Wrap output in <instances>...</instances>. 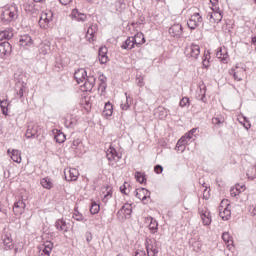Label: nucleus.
<instances>
[{"label":"nucleus","mask_w":256,"mask_h":256,"mask_svg":"<svg viewBox=\"0 0 256 256\" xmlns=\"http://www.w3.org/2000/svg\"><path fill=\"white\" fill-rule=\"evenodd\" d=\"M99 211H101V206H99V204H97V202H92L91 207H90L91 215H97V213H99Z\"/></svg>","instance_id":"39"},{"label":"nucleus","mask_w":256,"mask_h":256,"mask_svg":"<svg viewBox=\"0 0 256 256\" xmlns=\"http://www.w3.org/2000/svg\"><path fill=\"white\" fill-rule=\"evenodd\" d=\"M49 51H51V45H49V43H42L40 45L41 55H47V53H49Z\"/></svg>","instance_id":"37"},{"label":"nucleus","mask_w":256,"mask_h":256,"mask_svg":"<svg viewBox=\"0 0 256 256\" xmlns=\"http://www.w3.org/2000/svg\"><path fill=\"white\" fill-rule=\"evenodd\" d=\"M39 125L30 123L27 126L25 137L26 139H39Z\"/></svg>","instance_id":"2"},{"label":"nucleus","mask_w":256,"mask_h":256,"mask_svg":"<svg viewBox=\"0 0 256 256\" xmlns=\"http://www.w3.org/2000/svg\"><path fill=\"white\" fill-rule=\"evenodd\" d=\"M186 57H192V59H197L201 55V48L197 44H192L185 49Z\"/></svg>","instance_id":"4"},{"label":"nucleus","mask_w":256,"mask_h":256,"mask_svg":"<svg viewBox=\"0 0 256 256\" xmlns=\"http://www.w3.org/2000/svg\"><path fill=\"white\" fill-rule=\"evenodd\" d=\"M189 104V98L184 97L180 100V107H187Z\"/></svg>","instance_id":"51"},{"label":"nucleus","mask_w":256,"mask_h":256,"mask_svg":"<svg viewBox=\"0 0 256 256\" xmlns=\"http://www.w3.org/2000/svg\"><path fill=\"white\" fill-rule=\"evenodd\" d=\"M65 127H67V129H71L73 127H75V122L73 120H65L64 122Z\"/></svg>","instance_id":"50"},{"label":"nucleus","mask_w":256,"mask_h":256,"mask_svg":"<svg viewBox=\"0 0 256 256\" xmlns=\"http://www.w3.org/2000/svg\"><path fill=\"white\" fill-rule=\"evenodd\" d=\"M72 19H76V21H87V15L85 13L79 12V9L75 8L71 12Z\"/></svg>","instance_id":"21"},{"label":"nucleus","mask_w":256,"mask_h":256,"mask_svg":"<svg viewBox=\"0 0 256 256\" xmlns=\"http://www.w3.org/2000/svg\"><path fill=\"white\" fill-rule=\"evenodd\" d=\"M143 85H145V83L143 82V78L138 79V86L143 87Z\"/></svg>","instance_id":"63"},{"label":"nucleus","mask_w":256,"mask_h":256,"mask_svg":"<svg viewBox=\"0 0 256 256\" xmlns=\"http://www.w3.org/2000/svg\"><path fill=\"white\" fill-rule=\"evenodd\" d=\"M169 34L171 37H176V39H179L181 35H183V26L181 24H173L169 28Z\"/></svg>","instance_id":"7"},{"label":"nucleus","mask_w":256,"mask_h":256,"mask_svg":"<svg viewBox=\"0 0 256 256\" xmlns=\"http://www.w3.org/2000/svg\"><path fill=\"white\" fill-rule=\"evenodd\" d=\"M107 193L104 195V198L102 199L103 203H107L111 197H113V191H111V187L107 186Z\"/></svg>","instance_id":"41"},{"label":"nucleus","mask_w":256,"mask_h":256,"mask_svg":"<svg viewBox=\"0 0 256 256\" xmlns=\"http://www.w3.org/2000/svg\"><path fill=\"white\" fill-rule=\"evenodd\" d=\"M154 171H155V173H157V175H160V173H163V166H161V165H156L155 167H154Z\"/></svg>","instance_id":"52"},{"label":"nucleus","mask_w":256,"mask_h":256,"mask_svg":"<svg viewBox=\"0 0 256 256\" xmlns=\"http://www.w3.org/2000/svg\"><path fill=\"white\" fill-rule=\"evenodd\" d=\"M176 149H177V151H181V153H183V151H185V146L176 144Z\"/></svg>","instance_id":"58"},{"label":"nucleus","mask_w":256,"mask_h":256,"mask_svg":"<svg viewBox=\"0 0 256 256\" xmlns=\"http://www.w3.org/2000/svg\"><path fill=\"white\" fill-rule=\"evenodd\" d=\"M251 43H252V45L256 46V36L252 37Z\"/></svg>","instance_id":"64"},{"label":"nucleus","mask_w":256,"mask_h":256,"mask_svg":"<svg viewBox=\"0 0 256 256\" xmlns=\"http://www.w3.org/2000/svg\"><path fill=\"white\" fill-rule=\"evenodd\" d=\"M0 108H1L2 114H4L5 117H7V115H9V100L7 99L0 100Z\"/></svg>","instance_id":"31"},{"label":"nucleus","mask_w":256,"mask_h":256,"mask_svg":"<svg viewBox=\"0 0 256 256\" xmlns=\"http://www.w3.org/2000/svg\"><path fill=\"white\" fill-rule=\"evenodd\" d=\"M19 17L17 14V7H11L1 13L0 19L4 25H9L12 21H15Z\"/></svg>","instance_id":"1"},{"label":"nucleus","mask_w":256,"mask_h":256,"mask_svg":"<svg viewBox=\"0 0 256 256\" xmlns=\"http://www.w3.org/2000/svg\"><path fill=\"white\" fill-rule=\"evenodd\" d=\"M10 157H11L12 161H14V163H21V161H22L21 151H19V150L13 149L11 151Z\"/></svg>","instance_id":"32"},{"label":"nucleus","mask_w":256,"mask_h":256,"mask_svg":"<svg viewBox=\"0 0 256 256\" xmlns=\"http://www.w3.org/2000/svg\"><path fill=\"white\" fill-rule=\"evenodd\" d=\"M55 227L57 231H64V233H67V231H69V227H67V222H65L63 219L56 220Z\"/></svg>","instance_id":"26"},{"label":"nucleus","mask_w":256,"mask_h":256,"mask_svg":"<svg viewBox=\"0 0 256 256\" xmlns=\"http://www.w3.org/2000/svg\"><path fill=\"white\" fill-rule=\"evenodd\" d=\"M202 22H203V17H201V15L199 13H195L188 20L187 26L189 27V29H191L193 31V30L197 29V27H199V23H202Z\"/></svg>","instance_id":"6"},{"label":"nucleus","mask_w":256,"mask_h":256,"mask_svg":"<svg viewBox=\"0 0 256 256\" xmlns=\"http://www.w3.org/2000/svg\"><path fill=\"white\" fill-rule=\"evenodd\" d=\"M102 115H104V117H111V115H113V104H111V102L105 103Z\"/></svg>","instance_id":"29"},{"label":"nucleus","mask_w":256,"mask_h":256,"mask_svg":"<svg viewBox=\"0 0 256 256\" xmlns=\"http://www.w3.org/2000/svg\"><path fill=\"white\" fill-rule=\"evenodd\" d=\"M86 77H87V70H85V68H80L76 70L74 73V79L78 84L84 83Z\"/></svg>","instance_id":"9"},{"label":"nucleus","mask_w":256,"mask_h":256,"mask_svg":"<svg viewBox=\"0 0 256 256\" xmlns=\"http://www.w3.org/2000/svg\"><path fill=\"white\" fill-rule=\"evenodd\" d=\"M222 239H223V242L224 243H227L228 244V247L230 245H233V238L231 237V235L229 234V232H224L222 234Z\"/></svg>","instance_id":"38"},{"label":"nucleus","mask_w":256,"mask_h":256,"mask_svg":"<svg viewBox=\"0 0 256 256\" xmlns=\"http://www.w3.org/2000/svg\"><path fill=\"white\" fill-rule=\"evenodd\" d=\"M223 15L221 12H210L208 13V20L210 23H221Z\"/></svg>","instance_id":"18"},{"label":"nucleus","mask_w":256,"mask_h":256,"mask_svg":"<svg viewBox=\"0 0 256 256\" xmlns=\"http://www.w3.org/2000/svg\"><path fill=\"white\" fill-rule=\"evenodd\" d=\"M121 49L126 51H131V49H135V43L133 42V37H128L121 45Z\"/></svg>","instance_id":"24"},{"label":"nucleus","mask_w":256,"mask_h":256,"mask_svg":"<svg viewBox=\"0 0 256 256\" xmlns=\"http://www.w3.org/2000/svg\"><path fill=\"white\" fill-rule=\"evenodd\" d=\"M27 84L26 83H21L20 86L19 84H17V88H16V95L17 97H19V99H21L22 103L23 101H25V98H23V96L25 95V86Z\"/></svg>","instance_id":"27"},{"label":"nucleus","mask_w":256,"mask_h":256,"mask_svg":"<svg viewBox=\"0 0 256 256\" xmlns=\"http://www.w3.org/2000/svg\"><path fill=\"white\" fill-rule=\"evenodd\" d=\"M2 35H4V39L9 40L13 38V31L4 30L2 31Z\"/></svg>","instance_id":"46"},{"label":"nucleus","mask_w":256,"mask_h":256,"mask_svg":"<svg viewBox=\"0 0 256 256\" xmlns=\"http://www.w3.org/2000/svg\"><path fill=\"white\" fill-rule=\"evenodd\" d=\"M200 217L203 225H211V213L209 211H200Z\"/></svg>","instance_id":"28"},{"label":"nucleus","mask_w":256,"mask_h":256,"mask_svg":"<svg viewBox=\"0 0 256 256\" xmlns=\"http://www.w3.org/2000/svg\"><path fill=\"white\" fill-rule=\"evenodd\" d=\"M95 81H96L95 76H86L84 80V87L86 91H91V89L95 87Z\"/></svg>","instance_id":"22"},{"label":"nucleus","mask_w":256,"mask_h":256,"mask_svg":"<svg viewBox=\"0 0 256 256\" xmlns=\"http://www.w3.org/2000/svg\"><path fill=\"white\" fill-rule=\"evenodd\" d=\"M13 51V46L11 43L4 41L0 42V59H5V57H9Z\"/></svg>","instance_id":"5"},{"label":"nucleus","mask_w":256,"mask_h":256,"mask_svg":"<svg viewBox=\"0 0 256 256\" xmlns=\"http://www.w3.org/2000/svg\"><path fill=\"white\" fill-rule=\"evenodd\" d=\"M3 244L5 246V249H12L13 248V240L8 235H5L3 237Z\"/></svg>","instance_id":"36"},{"label":"nucleus","mask_w":256,"mask_h":256,"mask_svg":"<svg viewBox=\"0 0 256 256\" xmlns=\"http://www.w3.org/2000/svg\"><path fill=\"white\" fill-rule=\"evenodd\" d=\"M200 93L202 94L201 101H205V85L200 86Z\"/></svg>","instance_id":"54"},{"label":"nucleus","mask_w":256,"mask_h":256,"mask_svg":"<svg viewBox=\"0 0 256 256\" xmlns=\"http://www.w3.org/2000/svg\"><path fill=\"white\" fill-rule=\"evenodd\" d=\"M116 7H125V3L123 2V0L116 1Z\"/></svg>","instance_id":"59"},{"label":"nucleus","mask_w":256,"mask_h":256,"mask_svg":"<svg viewBox=\"0 0 256 256\" xmlns=\"http://www.w3.org/2000/svg\"><path fill=\"white\" fill-rule=\"evenodd\" d=\"M242 191H245V185H236L235 188L230 189L231 197H237Z\"/></svg>","instance_id":"33"},{"label":"nucleus","mask_w":256,"mask_h":256,"mask_svg":"<svg viewBox=\"0 0 256 256\" xmlns=\"http://www.w3.org/2000/svg\"><path fill=\"white\" fill-rule=\"evenodd\" d=\"M223 123H225V120L223 118H219V117L212 118L213 125H223Z\"/></svg>","instance_id":"45"},{"label":"nucleus","mask_w":256,"mask_h":256,"mask_svg":"<svg viewBox=\"0 0 256 256\" xmlns=\"http://www.w3.org/2000/svg\"><path fill=\"white\" fill-rule=\"evenodd\" d=\"M132 41L134 42L135 47H141L145 43V35L142 32H137L132 36Z\"/></svg>","instance_id":"14"},{"label":"nucleus","mask_w":256,"mask_h":256,"mask_svg":"<svg viewBox=\"0 0 256 256\" xmlns=\"http://www.w3.org/2000/svg\"><path fill=\"white\" fill-rule=\"evenodd\" d=\"M131 213H133V208L131 204H124L121 209L117 212V217H121V215H125V217H131Z\"/></svg>","instance_id":"11"},{"label":"nucleus","mask_w":256,"mask_h":256,"mask_svg":"<svg viewBox=\"0 0 256 256\" xmlns=\"http://www.w3.org/2000/svg\"><path fill=\"white\" fill-rule=\"evenodd\" d=\"M146 221L149 223V229L151 233L155 234L157 233V230L159 229V224L157 223V220H155L153 217L149 216L146 218Z\"/></svg>","instance_id":"25"},{"label":"nucleus","mask_w":256,"mask_h":256,"mask_svg":"<svg viewBox=\"0 0 256 256\" xmlns=\"http://www.w3.org/2000/svg\"><path fill=\"white\" fill-rule=\"evenodd\" d=\"M125 96L126 102L120 105L122 111H127V109H129V96H127V93H125Z\"/></svg>","instance_id":"47"},{"label":"nucleus","mask_w":256,"mask_h":256,"mask_svg":"<svg viewBox=\"0 0 256 256\" xmlns=\"http://www.w3.org/2000/svg\"><path fill=\"white\" fill-rule=\"evenodd\" d=\"M73 219H75V221H83V214L79 213V211L75 210L74 214H73Z\"/></svg>","instance_id":"48"},{"label":"nucleus","mask_w":256,"mask_h":256,"mask_svg":"<svg viewBox=\"0 0 256 256\" xmlns=\"http://www.w3.org/2000/svg\"><path fill=\"white\" fill-rule=\"evenodd\" d=\"M99 81H100V83H107V77H105V75L101 74L99 76Z\"/></svg>","instance_id":"56"},{"label":"nucleus","mask_w":256,"mask_h":256,"mask_svg":"<svg viewBox=\"0 0 256 256\" xmlns=\"http://www.w3.org/2000/svg\"><path fill=\"white\" fill-rule=\"evenodd\" d=\"M219 215L223 221H229L231 219V205L227 204L225 208L220 206Z\"/></svg>","instance_id":"8"},{"label":"nucleus","mask_w":256,"mask_h":256,"mask_svg":"<svg viewBox=\"0 0 256 256\" xmlns=\"http://www.w3.org/2000/svg\"><path fill=\"white\" fill-rule=\"evenodd\" d=\"M61 5H69V3H71V1L73 0H59Z\"/></svg>","instance_id":"62"},{"label":"nucleus","mask_w":256,"mask_h":256,"mask_svg":"<svg viewBox=\"0 0 256 256\" xmlns=\"http://www.w3.org/2000/svg\"><path fill=\"white\" fill-rule=\"evenodd\" d=\"M53 21V12H43L39 19V25L42 29H49V23Z\"/></svg>","instance_id":"3"},{"label":"nucleus","mask_w":256,"mask_h":256,"mask_svg":"<svg viewBox=\"0 0 256 256\" xmlns=\"http://www.w3.org/2000/svg\"><path fill=\"white\" fill-rule=\"evenodd\" d=\"M98 59L101 65H105L107 61H109V57H107V47H101L98 51Z\"/></svg>","instance_id":"19"},{"label":"nucleus","mask_w":256,"mask_h":256,"mask_svg":"<svg viewBox=\"0 0 256 256\" xmlns=\"http://www.w3.org/2000/svg\"><path fill=\"white\" fill-rule=\"evenodd\" d=\"M98 31V26L97 24H92L88 27L87 32H86V39L89 41V43H92L95 39V34Z\"/></svg>","instance_id":"10"},{"label":"nucleus","mask_w":256,"mask_h":256,"mask_svg":"<svg viewBox=\"0 0 256 256\" xmlns=\"http://www.w3.org/2000/svg\"><path fill=\"white\" fill-rule=\"evenodd\" d=\"M25 202L23 200H18L17 202L14 203L13 206V213L15 215H23V212L25 211Z\"/></svg>","instance_id":"13"},{"label":"nucleus","mask_w":256,"mask_h":256,"mask_svg":"<svg viewBox=\"0 0 256 256\" xmlns=\"http://www.w3.org/2000/svg\"><path fill=\"white\" fill-rule=\"evenodd\" d=\"M135 256H147V254L145 253V250H137Z\"/></svg>","instance_id":"55"},{"label":"nucleus","mask_w":256,"mask_h":256,"mask_svg":"<svg viewBox=\"0 0 256 256\" xmlns=\"http://www.w3.org/2000/svg\"><path fill=\"white\" fill-rule=\"evenodd\" d=\"M79 178V171L75 168L69 170V178L65 176L66 181H77Z\"/></svg>","instance_id":"30"},{"label":"nucleus","mask_w":256,"mask_h":256,"mask_svg":"<svg viewBox=\"0 0 256 256\" xmlns=\"http://www.w3.org/2000/svg\"><path fill=\"white\" fill-rule=\"evenodd\" d=\"M98 89L101 91V93H105V89H107V83H100Z\"/></svg>","instance_id":"53"},{"label":"nucleus","mask_w":256,"mask_h":256,"mask_svg":"<svg viewBox=\"0 0 256 256\" xmlns=\"http://www.w3.org/2000/svg\"><path fill=\"white\" fill-rule=\"evenodd\" d=\"M106 157L108 161H119V159H121V154H119L115 148L110 147Z\"/></svg>","instance_id":"16"},{"label":"nucleus","mask_w":256,"mask_h":256,"mask_svg":"<svg viewBox=\"0 0 256 256\" xmlns=\"http://www.w3.org/2000/svg\"><path fill=\"white\" fill-rule=\"evenodd\" d=\"M20 47H31L33 45V39L29 34L22 35L19 40Z\"/></svg>","instance_id":"15"},{"label":"nucleus","mask_w":256,"mask_h":256,"mask_svg":"<svg viewBox=\"0 0 256 256\" xmlns=\"http://www.w3.org/2000/svg\"><path fill=\"white\" fill-rule=\"evenodd\" d=\"M247 177H248V179H251V181H253V179H256V166H252L248 170Z\"/></svg>","instance_id":"40"},{"label":"nucleus","mask_w":256,"mask_h":256,"mask_svg":"<svg viewBox=\"0 0 256 256\" xmlns=\"http://www.w3.org/2000/svg\"><path fill=\"white\" fill-rule=\"evenodd\" d=\"M92 240H93V236L91 235V233H87L86 234V241H87V243H91Z\"/></svg>","instance_id":"57"},{"label":"nucleus","mask_w":256,"mask_h":256,"mask_svg":"<svg viewBox=\"0 0 256 256\" xmlns=\"http://www.w3.org/2000/svg\"><path fill=\"white\" fill-rule=\"evenodd\" d=\"M55 67H56L57 69H63V63H62V62H59V61H56Z\"/></svg>","instance_id":"61"},{"label":"nucleus","mask_w":256,"mask_h":256,"mask_svg":"<svg viewBox=\"0 0 256 256\" xmlns=\"http://www.w3.org/2000/svg\"><path fill=\"white\" fill-rule=\"evenodd\" d=\"M217 59H220L222 63H227V59L229 58V54L227 53V50H223V48L219 47L216 52Z\"/></svg>","instance_id":"23"},{"label":"nucleus","mask_w":256,"mask_h":256,"mask_svg":"<svg viewBox=\"0 0 256 256\" xmlns=\"http://www.w3.org/2000/svg\"><path fill=\"white\" fill-rule=\"evenodd\" d=\"M189 141L187 140V137L186 136H182L176 145H182V146H185V145H188Z\"/></svg>","instance_id":"49"},{"label":"nucleus","mask_w":256,"mask_h":256,"mask_svg":"<svg viewBox=\"0 0 256 256\" xmlns=\"http://www.w3.org/2000/svg\"><path fill=\"white\" fill-rule=\"evenodd\" d=\"M131 186L129 183L125 182L122 186H120V192L123 193V195H129L127 192V189H129Z\"/></svg>","instance_id":"44"},{"label":"nucleus","mask_w":256,"mask_h":256,"mask_svg":"<svg viewBox=\"0 0 256 256\" xmlns=\"http://www.w3.org/2000/svg\"><path fill=\"white\" fill-rule=\"evenodd\" d=\"M40 183L44 189H52L53 188V182H51V178H49V177L42 178Z\"/></svg>","instance_id":"34"},{"label":"nucleus","mask_w":256,"mask_h":256,"mask_svg":"<svg viewBox=\"0 0 256 256\" xmlns=\"http://www.w3.org/2000/svg\"><path fill=\"white\" fill-rule=\"evenodd\" d=\"M51 251H53V242L46 241L40 250V256H51Z\"/></svg>","instance_id":"12"},{"label":"nucleus","mask_w":256,"mask_h":256,"mask_svg":"<svg viewBox=\"0 0 256 256\" xmlns=\"http://www.w3.org/2000/svg\"><path fill=\"white\" fill-rule=\"evenodd\" d=\"M135 179H136V181H138V183H144L145 181H147L145 174H143L141 172L135 173Z\"/></svg>","instance_id":"42"},{"label":"nucleus","mask_w":256,"mask_h":256,"mask_svg":"<svg viewBox=\"0 0 256 256\" xmlns=\"http://www.w3.org/2000/svg\"><path fill=\"white\" fill-rule=\"evenodd\" d=\"M56 143H65V134L61 130H57L54 136Z\"/></svg>","instance_id":"35"},{"label":"nucleus","mask_w":256,"mask_h":256,"mask_svg":"<svg viewBox=\"0 0 256 256\" xmlns=\"http://www.w3.org/2000/svg\"><path fill=\"white\" fill-rule=\"evenodd\" d=\"M146 251L148 256H156L159 253L157 247L153 246V241L151 239L146 240Z\"/></svg>","instance_id":"17"},{"label":"nucleus","mask_w":256,"mask_h":256,"mask_svg":"<svg viewBox=\"0 0 256 256\" xmlns=\"http://www.w3.org/2000/svg\"><path fill=\"white\" fill-rule=\"evenodd\" d=\"M184 137H186V140L191 141V139H193V134H191V132H188L186 135H184Z\"/></svg>","instance_id":"60"},{"label":"nucleus","mask_w":256,"mask_h":256,"mask_svg":"<svg viewBox=\"0 0 256 256\" xmlns=\"http://www.w3.org/2000/svg\"><path fill=\"white\" fill-rule=\"evenodd\" d=\"M230 75H233L235 81H243V77L239 74V71H235V69H232L230 71Z\"/></svg>","instance_id":"43"},{"label":"nucleus","mask_w":256,"mask_h":256,"mask_svg":"<svg viewBox=\"0 0 256 256\" xmlns=\"http://www.w3.org/2000/svg\"><path fill=\"white\" fill-rule=\"evenodd\" d=\"M150 194L151 193L149 192V190L145 188L137 189L135 191V197H137V199H140L141 201H145Z\"/></svg>","instance_id":"20"}]
</instances>
